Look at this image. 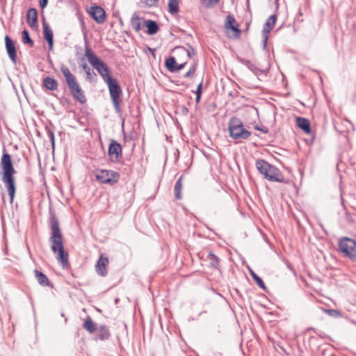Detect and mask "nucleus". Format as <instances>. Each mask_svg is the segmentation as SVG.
Returning a JSON list of instances; mask_svg holds the SVG:
<instances>
[{
    "instance_id": "nucleus-12",
    "label": "nucleus",
    "mask_w": 356,
    "mask_h": 356,
    "mask_svg": "<svg viewBox=\"0 0 356 356\" xmlns=\"http://www.w3.org/2000/svg\"><path fill=\"white\" fill-rule=\"evenodd\" d=\"M87 13L90 17L97 24H104L106 20V13L105 10L100 6L94 4L88 10Z\"/></svg>"
},
{
    "instance_id": "nucleus-37",
    "label": "nucleus",
    "mask_w": 356,
    "mask_h": 356,
    "mask_svg": "<svg viewBox=\"0 0 356 356\" xmlns=\"http://www.w3.org/2000/svg\"><path fill=\"white\" fill-rule=\"evenodd\" d=\"M206 8H213L218 4L220 0H200Z\"/></svg>"
},
{
    "instance_id": "nucleus-17",
    "label": "nucleus",
    "mask_w": 356,
    "mask_h": 356,
    "mask_svg": "<svg viewBox=\"0 0 356 356\" xmlns=\"http://www.w3.org/2000/svg\"><path fill=\"white\" fill-rule=\"evenodd\" d=\"M190 49H186L183 46H176L171 50V53H174L177 56H183L188 60L197 54L196 50L190 44H186Z\"/></svg>"
},
{
    "instance_id": "nucleus-15",
    "label": "nucleus",
    "mask_w": 356,
    "mask_h": 356,
    "mask_svg": "<svg viewBox=\"0 0 356 356\" xmlns=\"http://www.w3.org/2000/svg\"><path fill=\"white\" fill-rule=\"evenodd\" d=\"M277 21V15L273 14L271 15L266 21L263 30H262V45L263 48L266 49L267 46V41L268 38V34L271 31V30L273 29L275 24Z\"/></svg>"
},
{
    "instance_id": "nucleus-13",
    "label": "nucleus",
    "mask_w": 356,
    "mask_h": 356,
    "mask_svg": "<svg viewBox=\"0 0 356 356\" xmlns=\"http://www.w3.org/2000/svg\"><path fill=\"white\" fill-rule=\"evenodd\" d=\"M297 126L306 134L309 135L312 138L309 140H306L307 144L312 145L315 139V133L313 131L311 123L307 118L303 117H297L296 119Z\"/></svg>"
},
{
    "instance_id": "nucleus-25",
    "label": "nucleus",
    "mask_w": 356,
    "mask_h": 356,
    "mask_svg": "<svg viewBox=\"0 0 356 356\" xmlns=\"http://www.w3.org/2000/svg\"><path fill=\"white\" fill-rule=\"evenodd\" d=\"M145 19L142 17H140L137 13H134L131 17V24L133 29L136 32H139L142 27L144 26L143 25V21Z\"/></svg>"
},
{
    "instance_id": "nucleus-55",
    "label": "nucleus",
    "mask_w": 356,
    "mask_h": 356,
    "mask_svg": "<svg viewBox=\"0 0 356 356\" xmlns=\"http://www.w3.org/2000/svg\"><path fill=\"white\" fill-rule=\"evenodd\" d=\"M275 3H276V9H278V0H275Z\"/></svg>"
},
{
    "instance_id": "nucleus-9",
    "label": "nucleus",
    "mask_w": 356,
    "mask_h": 356,
    "mask_svg": "<svg viewBox=\"0 0 356 356\" xmlns=\"http://www.w3.org/2000/svg\"><path fill=\"white\" fill-rule=\"evenodd\" d=\"M93 175L97 182L111 186L117 184L120 178V174L112 170L96 169L93 171Z\"/></svg>"
},
{
    "instance_id": "nucleus-42",
    "label": "nucleus",
    "mask_w": 356,
    "mask_h": 356,
    "mask_svg": "<svg viewBox=\"0 0 356 356\" xmlns=\"http://www.w3.org/2000/svg\"><path fill=\"white\" fill-rule=\"evenodd\" d=\"M202 86H203V77L202 78L201 81L198 83L197 88L195 90H192V92H194L195 95H202Z\"/></svg>"
},
{
    "instance_id": "nucleus-11",
    "label": "nucleus",
    "mask_w": 356,
    "mask_h": 356,
    "mask_svg": "<svg viewBox=\"0 0 356 356\" xmlns=\"http://www.w3.org/2000/svg\"><path fill=\"white\" fill-rule=\"evenodd\" d=\"M109 160L113 163H119L122 159V147L120 143L112 139L108 148Z\"/></svg>"
},
{
    "instance_id": "nucleus-56",
    "label": "nucleus",
    "mask_w": 356,
    "mask_h": 356,
    "mask_svg": "<svg viewBox=\"0 0 356 356\" xmlns=\"http://www.w3.org/2000/svg\"><path fill=\"white\" fill-rule=\"evenodd\" d=\"M283 27V24L281 25L279 28H277V29L276 30L277 31H278L279 30H280Z\"/></svg>"
},
{
    "instance_id": "nucleus-2",
    "label": "nucleus",
    "mask_w": 356,
    "mask_h": 356,
    "mask_svg": "<svg viewBox=\"0 0 356 356\" xmlns=\"http://www.w3.org/2000/svg\"><path fill=\"white\" fill-rule=\"evenodd\" d=\"M49 215L48 225L51 230L49 241L51 245V250L55 254L56 259L61 265L63 269H70L71 265L69 261V253L65 249L63 234L55 211L50 208Z\"/></svg>"
},
{
    "instance_id": "nucleus-47",
    "label": "nucleus",
    "mask_w": 356,
    "mask_h": 356,
    "mask_svg": "<svg viewBox=\"0 0 356 356\" xmlns=\"http://www.w3.org/2000/svg\"><path fill=\"white\" fill-rule=\"evenodd\" d=\"M49 140H50V142H51V144L52 147H54V145H55V136H54V134H52V136L51 137H49Z\"/></svg>"
},
{
    "instance_id": "nucleus-24",
    "label": "nucleus",
    "mask_w": 356,
    "mask_h": 356,
    "mask_svg": "<svg viewBox=\"0 0 356 356\" xmlns=\"http://www.w3.org/2000/svg\"><path fill=\"white\" fill-rule=\"evenodd\" d=\"M143 25L147 28L145 32L149 35L156 34L159 30V26L157 22L152 19H145Z\"/></svg>"
},
{
    "instance_id": "nucleus-35",
    "label": "nucleus",
    "mask_w": 356,
    "mask_h": 356,
    "mask_svg": "<svg viewBox=\"0 0 356 356\" xmlns=\"http://www.w3.org/2000/svg\"><path fill=\"white\" fill-rule=\"evenodd\" d=\"M82 69L85 71L86 74V78L88 79L90 82H92V74L95 77L97 76L96 74L92 70H91L88 65L85 63L81 65Z\"/></svg>"
},
{
    "instance_id": "nucleus-49",
    "label": "nucleus",
    "mask_w": 356,
    "mask_h": 356,
    "mask_svg": "<svg viewBox=\"0 0 356 356\" xmlns=\"http://www.w3.org/2000/svg\"><path fill=\"white\" fill-rule=\"evenodd\" d=\"M147 49L148 51L152 54V56L154 57H155V49H152V48H150V47H147Z\"/></svg>"
},
{
    "instance_id": "nucleus-38",
    "label": "nucleus",
    "mask_w": 356,
    "mask_h": 356,
    "mask_svg": "<svg viewBox=\"0 0 356 356\" xmlns=\"http://www.w3.org/2000/svg\"><path fill=\"white\" fill-rule=\"evenodd\" d=\"M325 312L326 314H327L329 316L334 317V318H339L342 316L340 311L337 310V309H325Z\"/></svg>"
},
{
    "instance_id": "nucleus-43",
    "label": "nucleus",
    "mask_w": 356,
    "mask_h": 356,
    "mask_svg": "<svg viewBox=\"0 0 356 356\" xmlns=\"http://www.w3.org/2000/svg\"><path fill=\"white\" fill-rule=\"evenodd\" d=\"M254 128L256 130L261 131L263 134H268V129L266 127L264 126H259L258 124L254 125Z\"/></svg>"
},
{
    "instance_id": "nucleus-54",
    "label": "nucleus",
    "mask_w": 356,
    "mask_h": 356,
    "mask_svg": "<svg viewBox=\"0 0 356 356\" xmlns=\"http://www.w3.org/2000/svg\"><path fill=\"white\" fill-rule=\"evenodd\" d=\"M119 22H120V25H122V26L123 25V22H122V18L120 17H119Z\"/></svg>"
},
{
    "instance_id": "nucleus-8",
    "label": "nucleus",
    "mask_w": 356,
    "mask_h": 356,
    "mask_svg": "<svg viewBox=\"0 0 356 356\" xmlns=\"http://www.w3.org/2000/svg\"><path fill=\"white\" fill-rule=\"evenodd\" d=\"M325 337L312 336L307 341V346L312 353H317L320 356H336L329 343H321Z\"/></svg>"
},
{
    "instance_id": "nucleus-20",
    "label": "nucleus",
    "mask_w": 356,
    "mask_h": 356,
    "mask_svg": "<svg viewBox=\"0 0 356 356\" xmlns=\"http://www.w3.org/2000/svg\"><path fill=\"white\" fill-rule=\"evenodd\" d=\"M108 264V259L106 257H104L102 254L99 257L95 265V270L97 273L102 276L105 277L107 275L106 267Z\"/></svg>"
},
{
    "instance_id": "nucleus-22",
    "label": "nucleus",
    "mask_w": 356,
    "mask_h": 356,
    "mask_svg": "<svg viewBox=\"0 0 356 356\" xmlns=\"http://www.w3.org/2000/svg\"><path fill=\"white\" fill-rule=\"evenodd\" d=\"M33 273H34L35 277L36 278L38 284L40 286H49L51 289L54 288V284L49 282V278L44 273H43L42 271H40L38 269H35Z\"/></svg>"
},
{
    "instance_id": "nucleus-27",
    "label": "nucleus",
    "mask_w": 356,
    "mask_h": 356,
    "mask_svg": "<svg viewBox=\"0 0 356 356\" xmlns=\"http://www.w3.org/2000/svg\"><path fill=\"white\" fill-rule=\"evenodd\" d=\"M83 328L86 330L89 334H95L97 329V324L92 321L90 316L84 319L83 323Z\"/></svg>"
},
{
    "instance_id": "nucleus-28",
    "label": "nucleus",
    "mask_w": 356,
    "mask_h": 356,
    "mask_svg": "<svg viewBox=\"0 0 356 356\" xmlns=\"http://www.w3.org/2000/svg\"><path fill=\"white\" fill-rule=\"evenodd\" d=\"M249 271L252 278L257 286L264 291H267V287L266 286L263 280L252 269L250 268Z\"/></svg>"
},
{
    "instance_id": "nucleus-50",
    "label": "nucleus",
    "mask_w": 356,
    "mask_h": 356,
    "mask_svg": "<svg viewBox=\"0 0 356 356\" xmlns=\"http://www.w3.org/2000/svg\"><path fill=\"white\" fill-rule=\"evenodd\" d=\"M182 113L184 115H187L188 113V110L186 106L182 107Z\"/></svg>"
},
{
    "instance_id": "nucleus-41",
    "label": "nucleus",
    "mask_w": 356,
    "mask_h": 356,
    "mask_svg": "<svg viewBox=\"0 0 356 356\" xmlns=\"http://www.w3.org/2000/svg\"><path fill=\"white\" fill-rule=\"evenodd\" d=\"M236 60L241 64L245 65L248 69L250 67V65H252V63L248 60H246L245 58H243L240 56H237L236 57Z\"/></svg>"
},
{
    "instance_id": "nucleus-3",
    "label": "nucleus",
    "mask_w": 356,
    "mask_h": 356,
    "mask_svg": "<svg viewBox=\"0 0 356 356\" xmlns=\"http://www.w3.org/2000/svg\"><path fill=\"white\" fill-rule=\"evenodd\" d=\"M17 173L14 168L11 155L3 147L2 156L0 161V175L2 182L8 191L9 202L13 203L16 193V181L15 175Z\"/></svg>"
},
{
    "instance_id": "nucleus-23",
    "label": "nucleus",
    "mask_w": 356,
    "mask_h": 356,
    "mask_svg": "<svg viewBox=\"0 0 356 356\" xmlns=\"http://www.w3.org/2000/svg\"><path fill=\"white\" fill-rule=\"evenodd\" d=\"M42 87L48 90L54 91L58 89V83L54 77L47 76L43 79Z\"/></svg>"
},
{
    "instance_id": "nucleus-18",
    "label": "nucleus",
    "mask_w": 356,
    "mask_h": 356,
    "mask_svg": "<svg viewBox=\"0 0 356 356\" xmlns=\"http://www.w3.org/2000/svg\"><path fill=\"white\" fill-rule=\"evenodd\" d=\"M42 29H43V35L44 40L47 41L48 44L49 50L51 51L54 47V33L53 31L49 25V24L46 22V19L44 16H42Z\"/></svg>"
},
{
    "instance_id": "nucleus-14",
    "label": "nucleus",
    "mask_w": 356,
    "mask_h": 356,
    "mask_svg": "<svg viewBox=\"0 0 356 356\" xmlns=\"http://www.w3.org/2000/svg\"><path fill=\"white\" fill-rule=\"evenodd\" d=\"M5 40V48L6 53L8 54V58L11 60V62L16 65L17 61V47L15 45V42L8 35H6L4 38Z\"/></svg>"
},
{
    "instance_id": "nucleus-19",
    "label": "nucleus",
    "mask_w": 356,
    "mask_h": 356,
    "mask_svg": "<svg viewBox=\"0 0 356 356\" xmlns=\"http://www.w3.org/2000/svg\"><path fill=\"white\" fill-rule=\"evenodd\" d=\"M97 332L95 334L94 340L96 341H104L109 340L111 337V333L109 327L105 324L100 325L97 327Z\"/></svg>"
},
{
    "instance_id": "nucleus-58",
    "label": "nucleus",
    "mask_w": 356,
    "mask_h": 356,
    "mask_svg": "<svg viewBox=\"0 0 356 356\" xmlns=\"http://www.w3.org/2000/svg\"><path fill=\"white\" fill-rule=\"evenodd\" d=\"M247 3H249V0H247Z\"/></svg>"
},
{
    "instance_id": "nucleus-40",
    "label": "nucleus",
    "mask_w": 356,
    "mask_h": 356,
    "mask_svg": "<svg viewBox=\"0 0 356 356\" xmlns=\"http://www.w3.org/2000/svg\"><path fill=\"white\" fill-rule=\"evenodd\" d=\"M302 16H303V13L302 11L301 8H300L298 9V14L295 17L294 22L302 23L304 21Z\"/></svg>"
},
{
    "instance_id": "nucleus-46",
    "label": "nucleus",
    "mask_w": 356,
    "mask_h": 356,
    "mask_svg": "<svg viewBox=\"0 0 356 356\" xmlns=\"http://www.w3.org/2000/svg\"><path fill=\"white\" fill-rule=\"evenodd\" d=\"M346 220L349 222H353V220L350 216V213H348V212L346 213Z\"/></svg>"
},
{
    "instance_id": "nucleus-6",
    "label": "nucleus",
    "mask_w": 356,
    "mask_h": 356,
    "mask_svg": "<svg viewBox=\"0 0 356 356\" xmlns=\"http://www.w3.org/2000/svg\"><path fill=\"white\" fill-rule=\"evenodd\" d=\"M337 252L342 257L356 263V240L348 236L340 237Z\"/></svg>"
},
{
    "instance_id": "nucleus-10",
    "label": "nucleus",
    "mask_w": 356,
    "mask_h": 356,
    "mask_svg": "<svg viewBox=\"0 0 356 356\" xmlns=\"http://www.w3.org/2000/svg\"><path fill=\"white\" fill-rule=\"evenodd\" d=\"M225 33L228 38L238 39L241 35V30L238 28L235 17L232 15H228L225 22Z\"/></svg>"
},
{
    "instance_id": "nucleus-48",
    "label": "nucleus",
    "mask_w": 356,
    "mask_h": 356,
    "mask_svg": "<svg viewBox=\"0 0 356 356\" xmlns=\"http://www.w3.org/2000/svg\"><path fill=\"white\" fill-rule=\"evenodd\" d=\"M202 97V95H195V102L196 104H199L200 102Z\"/></svg>"
},
{
    "instance_id": "nucleus-7",
    "label": "nucleus",
    "mask_w": 356,
    "mask_h": 356,
    "mask_svg": "<svg viewBox=\"0 0 356 356\" xmlns=\"http://www.w3.org/2000/svg\"><path fill=\"white\" fill-rule=\"evenodd\" d=\"M229 136L238 142L248 139L251 136V132L247 130L243 122L236 116L230 118L228 123Z\"/></svg>"
},
{
    "instance_id": "nucleus-44",
    "label": "nucleus",
    "mask_w": 356,
    "mask_h": 356,
    "mask_svg": "<svg viewBox=\"0 0 356 356\" xmlns=\"http://www.w3.org/2000/svg\"><path fill=\"white\" fill-rule=\"evenodd\" d=\"M48 1L49 0H39V6L41 10H43L47 7L48 4Z\"/></svg>"
},
{
    "instance_id": "nucleus-29",
    "label": "nucleus",
    "mask_w": 356,
    "mask_h": 356,
    "mask_svg": "<svg viewBox=\"0 0 356 356\" xmlns=\"http://www.w3.org/2000/svg\"><path fill=\"white\" fill-rule=\"evenodd\" d=\"M22 41L24 44L30 47H33L35 44L33 40L30 36L29 31L26 29L22 31Z\"/></svg>"
},
{
    "instance_id": "nucleus-32",
    "label": "nucleus",
    "mask_w": 356,
    "mask_h": 356,
    "mask_svg": "<svg viewBox=\"0 0 356 356\" xmlns=\"http://www.w3.org/2000/svg\"><path fill=\"white\" fill-rule=\"evenodd\" d=\"M249 70L252 72H253L254 74H255L257 76H259L260 74H264L266 76L268 74V73L269 72V67L264 69V70H261V69H259V67H257L253 63L252 65H250V67L249 68Z\"/></svg>"
},
{
    "instance_id": "nucleus-33",
    "label": "nucleus",
    "mask_w": 356,
    "mask_h": 356,
    "mask_svg": "<svg viewBox=\"0 0 356 356\" xmlns=\"http://www.w3.org/2000/svg\"><path fill=\"white\" fill-rule=\"evenodd\" d=\"M77 17H78V19H79L80 25H81V31L84 35V42H86V39L88 40L87 37H86L88 31H87L86 25L85 21H84V17H83V15L79 13L77 14Z\"/></svg>"
},
{
    "instance_id": "nucleus-39",
    "label": "nucleus",
    "mask_w": 356,
    "mask_h": 356,
    "mask_svg": "<svg viewBox=\"0 0 356 356\" xmlns=\"http://www.w3.org/2000/svg\"><path fill=\"white\" fill-rule=\"evenodd\" d=\"M143 2L148 7H157L159 0H143Z\"/></svg>"
},
{
    "instance_id": "nucleus-26",
    "label": "nucleus",
    "mask_w": 356,
    "mask_h": 356,
    "mask_svg": "<svg viewBox=\"0 0 356 356\" xmlns=\"http://www.w3.org/2000/svg\"><path fill=\"white\" fill-rule=\"evenodd\" d=\"M207 258L209 260V267L211 268L218 270H220V259L213 254L212 251L208 252Z\"/></svg>"
},
{
    "instance_id": "nucleus-1",
    "label": "nucleus",
    "mask_w": 356,
    "mask_h": 356,
    "mask_svg": "<svg viewBox=\"0 0 356 356\" xmlns=\"http://www.w3.org/2000/svg\"><path fill=\"white\" fill-rule=\"evenodd\" d=\"M85 56L106 83L115 111L117 113H121L122 111L121 104L123 102V91L121 86L117 79L111 75L108 65L101 60L89 47L88 41L86 39Z\"/></svg>"
},
{
    "instance_id": "nucleus-4",
    "label": "nucleus",
    "mask_w": 356,
    "mask_h": 356,
    "mask_svg": "<svg viewBox=\"0 0 356 356\" xmlns=\"http://www.w3.org/2000/svg\"><path fill=\"white\" fill-rule=\"evenodd\" d=\"M257 170L263 177L269 181L278 183H288L281 170L274 165L267 162L264 159H257L255 162Z\"/></svg>"
},
{
    "instance_id": "nucleus-31",
    "label": "nucleus",
    "mask_w": 356,
    "mask_h": 356,
    "mask_svg": "<svg viewBox=\"0 0 356 356\" xmlns=\"http://www.w3.org/2000/svg\"><path fill=\"white\" fill-rule=\"evenodd\" d=\"M178 0H168V10L171 15L177 14L179 10Z\"/></svg>"
},
{
    "instance_id": "nucleus-53",
    "label": "nucleus",
    "mask_w": 356,
    "mask_h": 356,
    "mask_svg": "<svg viewBox=\"0 0 356 356\" xmlns=\"http://www.w3.org/2000/svg\"><path fill=\"white\" fill-rule=\"evenodd\" d=\"M250 24V22L246 23V31H248Z\"/></svg>"
},
{
    "instance_id": "nucleus-51",
    "label": "nucleus",
    "mask_w": 356,
    "mask_h": 356,
    "mask_svg": "<svg viewBox=\"0 0 356 356\" xmlns=\"http://www.w3.org/2000/svg\"><path fill=\"white\" fill-rule=\"evenodd\" d=\"M175 56V58H176L177 60H179V61H184L183 58H184V57L183 56H177L175 54V56Z\"/></svg>"
},
{
    "instance_id": "nucleus-45",
    "label": "nucleus",
    "mask_w": 356,
    "mask_h": 356,
    "mask_svg": "<svg viewBox=\"0 0 356 356\" xmlns=\"http://www.w3.org/2000/svg\"><path fill=\"white\" fill-rule=\"evenodd\" d=\"M45 129L49 138L51 137L52 134H54V131L52 127H46Z\"/></svg>"
},
{
    "instance_id": "nucleus-21",
    "label": "nucleus",
    "mask_w": 356,
    "mask_h": 356,
    "mask_svg": "<svg viewBox=\"0 0 356 356\" xmlns=\"http://www.w3.org/2000/svg\"><path fill=\"white\" fill-rule=\"evenodd\" d=\"M38 11L35 8H31L28 10L26 14L27 24L34 29H38Z\"/></svg>"
},
{
    "instance_id": "nucleus-52",
    "label": "nucleus",
    "mask_w": 356,
    "mask_h": 356,
    "mask_svg": "<svg viewBox=\"0 0 356 356\" xmlns=\"http://www.w3.org/2000/svg\"><path fill=\"white\" fill-rule=\"evenodd\" d=\"M172 82L174 83L175 84H176L177 86H180V85L184 84V83H180L179 81H172Z\"/></svg>"
},
{
    "instance_id": "nucleus-36",
    "label": "nucleus",
    "mask_w": 356,
    "mask_h": 356,
    "mask_svg": "<svg viewBox=\"0 0 356 356\" xmlns=\"http://www.w3.org/2000/svg\"><path fill=\"white\" fill-rule=\"evenodd\" d=\"M197 61H194L193 65L191 66L189 70L184 75V78H191L194 76L197 68Z\"/></svg>"
},
{
    "instance_id": "nucleus-16",
    "label": "nucleus",
    "mask_w": 356,
    "mask_h": 356,
    "mask_svg": "<svg viewBox=\"0 0 356 356\" xmlns=\"http://www.w3.org/2000/svg\"><path fill=\"white\" fill-rule=\"evenodd\" d=\"M188 60L187 59H186L180 64H178L177 63V59L175 56H170L169 58L165 59L164 65L165 68L168 70V71H169L171 73H175L182 70L186 66Z\"/></svg>"
},
{
    "instance_id": "nucleus-34",
    "label": "nucleus",
    "mask_w": 356,
    "mask_h": 356,
    "mask_svg": "<svg viewBox=\"0 0 356 356\" xmlns=\"http://www.w3.org/2000/svg\"><path fill=\"white\" fill-rule=\"evenodd\" d=\"M57 99L58 100L60 105H62L65 109H67L70 106H72V102L67 97L65 96L58 97L56 95H54Z\"/></svg>"
},
{
    "instance_id": "nucleus-57",
    "label": "nucleus",
    "mask_w": 356,
    "mask_h": 356,
    "mask_svg": "<svg viewBox=\"0 0 356 356\" xmlns=\"http://www.w3.org/2000/svg\"><path fill=\"white\" fill-rule=\"evenodd\" d=\"M72 275L74 277H75L74 273H73L72 272Z\"/></svg>"
},
{
    "instance_id": "nucleus-30",
    "label": "nucleus",
    "mask_w": 356,
    "mask_h": 356,
    "mask_svg": "<svg viewBox=\"0 0 356 356\" xmlns=\"http://www.w3.org/2000/svg\"><path fill=\"white\" fill-rule=\"evenodd\" d=\"M184 175H181L179 178L175 183L174 191H175V197L176 200H181L182 198L181 195V188H182V179Z\"/></svg>"
},
{
    "instance_id": "nucleus-5",
    "label": "nucleus",
    "mask_w": 356,
    "mask_h": 356,
    "mask_svg": "<svg viewBox=\"0 0 356 356\" xmlns=\"http://www.w3.org/2000/svg\"><path fill=\"white\" fill-rule=\"evenodd\" d=\"M60 71L65 76L67 88H69L70 94L74 100L81 104H85L87 102V97L85 95L84 90L77 82L75 76L72 74L69 68L64 65H62L60 67Z\"/></svg>"
}]
</instances>
